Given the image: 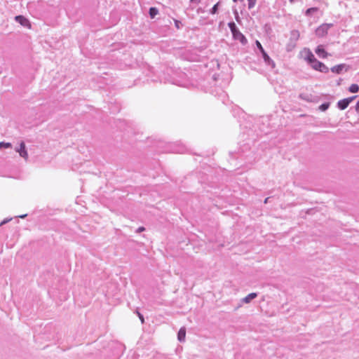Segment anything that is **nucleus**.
Here are the masks:
<instances>
[{
  "label": "nucleus",
  "instance_id": "nucleus-1",
  "mask_svg": "<svg viewBox=\"0 0 359 359\" xmlns=\"http://www.w3.org/2000/svg\"><path fill=\"white\" fill-rule=\"evenodd\" d=\"M232 114L233 116L235 117H238V121L240 122L241 127L244 130H248L247 131H243L242 135V138L244 140H246V138H245V135H248V137L250 136V127H251V123H252V117L247 115L245 112L239 107L235 106L232 108ZM255 140V138L254 137H252L251 138H248L247 140V142L244 143L242 146H240L237 153L238 156H235L233 152H230L229 154L232 156V158H243L245 156V153L247 151H249L250 150L251 143L253 142Z\"/></svg>",
  "mask_w": 359,
  "mask_h": 359
},
{
  "label": "nucleus",
  "instance_id": "nucleus-2",
  "mask_svg": "<svg viewBox=\"0 0 359 359\" xmlns=\"http://www.w3.org/2000/svg\"><path fill=\"white\" fill-rule=\"evenodd\" d=\"M186 148L177 143L165 142L158 139V153H184Z\"/></svg>",
  "mask_w": 359,
  "mask_h": 359
},
{
  "label": "nucleus",
  "instance_id": "nucleus-3",
  "mask_svg": "<svg viewBox=\"0 0 359 359\" xmlns=\"http://www.w3.org/2000/svg\"><path fill=\"white\" fill-rule=\"evenodd\" d=\"M312 69L316 71L322 72V73H327L329 72V68L322 62L316 59L311 65Z\"/></svg>",
  "mask_w": 359,
  "mask_h": 359
},
{
  "label": "nucleus",
  "instance_id": "nucleus-4",
  "mask_svg": "<svg viewBox=\"0 0 359 359\" xmlns=\"http://www.w3.org/2000/svg\"><path fill=\"white\" fill-rule=\"evenodd\" d=\"M332 26V24H323L320 25L316 29V34L318 37H323L327 34L329 29Z\"/></svg>",
  "mask_w": 359,
  "mask_h": 359
},
{
  "label": "nucleus",
  "instance_id": "nucleus-5",
  "mask_svg": "<svg viewBox=\"0 0 359 359\" xmlns=\"http://www.w3.org/2000/svg\"><path fill=\"white\" fill-rule=\"evenodd\" d=\"M357 97H358L357 95H353V96H351V97H347V98H344V99L340 100L337 102V107L340 110L346 109L348 107V106L349 105V104L352 101H353Z\"/></svg>",
  "mask_w": 359,
  "mask_h": 359
},
{
  "label": "nucleus",
  "instance_id": "nucleus-6",
  "mask_svg": "<svg viewBox=\"0 0 359 359\" xmlns=\"http://www.w3.org/2000/svg\"><path fill=\"white\" fill-rule=\"evenodd\" d=\"M232 37L235 41H238L243 46L248 43L247 38L239 29L232 33Z\"/></svg>",
  "mask_w": 359,
  "mask_h": 359
},
{
  "label": "nucleus",
  "instance_id": "nucleus-7",
  "mask_svg": "<svg viewBox=\"0 0 359 359\" xmlns=\"http://www.w3.org/2000/svg\"><path fill=\"white\" fill-rule=\"evenodd\" d=\"M262 57L264 60L265 65L271 69H273L276 66L274 61L269 57L267 53L264 50L261 53Z\"/></svg>",
  "mask_w": 359,
  "mask_h": 359
},
{
  "label": "nucleus",
  "instance_id": "nucleus-8",
  "mask_svg": "<svg viewBox=\"0 0 359 359\" xmlns=\"http://www.w3.org/2000/svg\"><path fill=\"white\" fill-rule=\"evenodd\" d=\"M304 52L305 53L304 60L310 65L316 58L309 48H305Z\"/></svg>",
  "mask_w": 359,
  "mask_h": 359
},
{
  "label": "nucleus",
  "instance_id": "nucleus-9",
  "mask_svg": "<svg viewBox=\"0 0 359 359\" xmlns=\"http://www.w3.org/2000/svg\"><path fill=\"white\" fill-rule=\"evenodd\" d=\"M315 53L322 59L326 58L328 55L327 52L325 50L323 45H318L315 49Z\"/></svg>",
  "mask_w": 359,
  "mask_h": 359
},
{
  "label": "nucleus",
  "instance_id": "nucleus-10",
  "mask_svg": "<svg viewBox=\"0 0 359 359\" xmlns=\"http://www.w3.org/2000/svg\"><path fill=\"white\" fill-rule=\"evenodd\" d=\"M15 20L19 22L21 25L26 27L29 29L31 28L32 25L30 22L22 15H18L15 17Z\"/></svg>",
  "mask_w": 359,
  "mask_h": 359
},
{
  "label": "nucleus",
  "instance_id": "nucleus-11",
  "mask_svg": "<svg viewBox=\"0 0 359 359\" xmlns=\"http://www.w3.org/2000/svg\"><path fill=\"white\" fill-rule=\"evenodd\" d=\"M17 151L19 153L20 156L24 158L25 160L28 158V154L25 148V144L24 142H21L20 144V148L17 149Z\"/></svg>",
  "mask_w": 359,
  "mask_h": 359
},
{
  "label": "nucleus",
  "instance_id": "nucleus-12",
  "mask_svg": "<svg viewBox=\"0 0 359 359\" xmlns=\"http://www.w3.org/2000/svg\"><path fill=\"white\" fill-rule=\"evenodd\" d=\"M346 67L345 64H339L331 67L330 70L332 72L339 74L342 72L344 69Z\"/></svg>",
  "mask_w": 359,
  "mask_h": 359
},
{
  "label": "nucleus",
  "instance_id": "nucleus-13",
  "mask_svg": "<svg viewBox=\"0 0 359 359\" xmlns=\"http://www.w3.org/2000/svg\"><path fill=\"white\" fill-rule=\"evenodd\" d=\"M257 297V293L256 292H252L249 294H248L246 297H245L243 299H242V302L243 303H245V304H248L250 303L252 299H254L255 298H256Z\"/></svg>",
  "mask_w": 359,
  "mask_h": 359
},
{
  "label": "nucleus",
  "instance_id": "nucleus-14",
  "mask_svg": "<svg viewBox=\"0 0 359 359\" xmlns=\"http://www.w3.org/2000/svg\"><path fill=\"white\" fill-rule=\"evenodd\" d=\"M186 337V329L184 327H181L177 333V339L182 342L185 340Z\"/></svg>",
  "mask_w": 359,
  "mask_h": 359
},
{
  "label": "nucleus",
  "instance_id": "nucleus-15",
  "mask_svg": "<svg viewBox=\"0 0 359 359\" xmlns=\"http://www.w3.org/2000/svg\"><path fill=\"white\" fill-rule=\"evenodd\" d=\"M299 36H300V34H299V32L298 30H296V29L292 30L291 32H290V41H294V42H296L297 41L299 40Z\"/></svg>",
  "mask_w": 359,
  "mask_h": 359
},
{
  "label": "nucleus",
  "instance_id": "nucleus-16",
  "mask_svg": "<svg viewBox=\"0 0 359 359\" xmlns=\"http://www.w3.org/2000/svg\"><path fill=\"white\" fill-rule=\"evenodd\" d=\"M319 10L317 7H311L306 9L304 12V15L307 17L311 16L314 13L318 12Z\"/></svg>",
  "mask_w": 359,
  "mask_h": 359
},
{
  "label": "nucleus",
  "instance_id": "nucleus-17",
  "mask_svg": "<svg viewBox=\"0 0 359 359\" xmlns=\"http://www.w3.org/2000/svg\"><path fill=\"white\" fill-rule=\"evenodd\" d=\"M221 1H219L217 4H215L212 8L210 10V13L212 15H215L218 13L219 7L220 6Z\"/></svg>",
  "mask_w": 359,
  "mask_h": 359
},
{
  "label": "nucleus",
  "instance_id": "nucleus-18",
  "mask_svg": "<svg viewBox=\"0 0 359 359\" xmlns=\"http://www.w3.org/2000/svg\"><path fill=\"white\" fill-rule=\"evenodd\" d=\"M348 91L351 93H356L359 91V86L355 83L351 84L348 88Z\"/></svg>",
  "mask_w": 359,
  "mask_h": 359
},
{
  "label": "nucleus",
  "instance_id": "nucleus-19",
  "mask_svg": "<svg viewBox=\"0 0 359 359\" xmlns=\"http://www.w3.org/2000/svg\"><path fill=\"white\" fill-rule=\"evenodd\" d=\"M228 27H229L230 30H231V34L233 33L234 32L237 31L238 29H239L236 23L233 22V21H231L228 23Z\"/></svg>",
  "mask_w": 359,
  "mask_h": 359
},
{
  "label": "nucleus",
  "instance_id": "nucleus-20",
  "mask_svg": "<svg viewBox=\"0 0 359 359\" xmlns=\"http://www.w3.org/2000/svg\"><path fill=\"white\" fill-rule=\"evenodd\" d=\"M330 102H324L323 104H321L318 109L321 111H325L327 109H328V108L330 107Z\"/></svg>",
  "mask_w": 359,
  "mask_h": 359
},
{
  "label": "nucleus",
  "instance_id": "nucleus-21",
  "mask_svg": "<svg viewBox=\"0 0 359 359\" xmlns=\"http://www.w3.org/2000/svg\"><path fill=\"white\" fill-rule=\"evenodd\" d=\"M257 0H248V9H252L255 7Z\"/></svg>",
  "mask_w": 359,
  "mask_h": 359
},
{
  "label": "nucleus",
  "instance_id": "nucleus-22",
  "mask_svg": "<svg viewBox=\"0 0 359 359\" xmlns=\"http://www.w3.org/2000/svg\"><path fill=\"white\" fill-rule=\"evenodd\" d=\"M255 45L257 48V49L259 50V53H261L262 52H263L264 50H265L262 46V45L261 44V43L258 41V40H256L255 41Z\"/></svg>",
  "mask_w": 359,
  "mask_h": 359
},
{
  "label": "nucleus",
  "instance_id": "nucleus-23",
  "mask_svg": "<svg viewBox=\"0 0 359 359\" xmlns=\"http://www.w3.org/2000/svg\"><path fill=\"white\" fill-rule=\"evenodd\" d=\"M233 15H234L236 20L238 22H241V18H240V16H239V14H238V12L237 11V9L236 8H233Z\"/></svg>",
  "mask_w": 359,
  "mask_h": 359
},
{
  "label": "nucleus",
  "instance_id": "nucleus-24",
  "mask_svg": "<svg viewBox=\"0 0 359 359\" xmlns=\"http://www.w3.org/2000/svg\"><path fill=\"white\" fill-rule=\"evenodd\" d=\"M156 14H157V10L156 9V8H154V7L151 8L149 10L150 17L151 18H154Z\"/></svg>",
  "mask_w": 359,
  "mask_h": 359
},
{
  "label": "nucleus",
  "instance_id": "nucleus-25",
  "mask_svg": "<svg viewBox=\"0 0 359 359\" xmlns=\"http://www.w3.org/2000/svg\"><path fill=\"white\" fill-rule=\"evenodd\" d=\"M174 22H175V26L177 29H180L182 27V24L181 21L178 20H174Z\"/></svg>",
  "mask_w": 359,
  "mask_h": 359
},
{
  "label": "nucleus",
  "instance_id": "nucleus-26",
  "mask_svg": "<svg viewBox=\"0 0 359 359\" xmlns=\"http://www.w3.org/2000/svg\"><path fill=\"white\" fill-rule=\"evenodd\" d=\"M11 147V144L8 142H0V148L4 147V148H9Z\"/></svg>",
  "mask_w": 359,
  "mask_h": 359
},
{
  "label": "nucleus",
  "instance_id": "nucleus-27",
  "mask_svg": "<svg viewBox=\"0 0 359 359\" xmlns=\"http://www.w3.org/2000/svg\"><path fill=\"white\" fill-rule=\"evenodd\" d=\"M137 313L141 320V322L143 323H144V318H143V316L138 311H137Z\"/></svg>",
  "mask_w": 359,
  "mask_h": 359
},
{
  "label": "nucleus",
  "instance_id": "nucleus-28",
  "mask_svg": "<svg viewBox=\"0 0 359 359\" xmlns=\"http://www.w3.org/2000/svg\"><path fill=\"white\" fill-rule=\"evenodd\" d=\"M355 111L359 112V100L356 102V104L355 106Z\"/></svg>",
  "mask_w": 359,
  "mask_h": 359
},
{
  "label": "nucleus",
  "instance_id": "nucleus-29",
  "mask_svg": "<svg viewBox=\"0 0 359 359\" xmlns=\"http://www.w3.org/2000/svg\"><path fill=\"white\" fill-rule=\"evenodd\" d=\"M201 0H190V2L191 3H193V4H199L201 2Z\"/></svg>",
  "mask_w": 359,
  "mask_h": 359
},
{
  "label": "nucleus",
  "instance_id": "nucleus-30",
  "mask_svg": "<svg viewBox=\"0 0 359 359\" xmlns=\"http://www.w3.org/2000/svg\"><path fill=\"white\" fill-rule=\"evenodd\" d=\"M144 231V227H139L137 230V233H140L142 231Z\"/></svg>",
  "mask_w": 359,
  "mask_h": 359
},
{
  "label": "nucleus",
  "instance_id": "nucleus-31",
  "mask_svg": "<svg viewBox=\"0 0 359 359\" xmlns=\"http://www.w3.org/2000/svg\"><path fill=\"white\" fill-rule=\"evenodd\" d=\"M269 198H270L269 197L266 198L265 200H264V203H267L269 200Z\"/></svg>",
  "mask_w": 359,
  "mask_h": 359
},
{
  "label": "nucleus",
  "instance_id": "nucleus-32",
  "mask_svg": "<svg viewBox=\"0 0 359 359\" xmlns=\"http://www.w3.org/2000/svg\"><path fill=\"white\" fill-rule=\"evenodd\" d=\"M289 1H290V3H293V2L294 1V0H289Z\"/></svg>",
  "mask_w": 359,
  "mask_h": 359
},
{
  "label": "nucleus",
  "instance_id": "nucleus-33",
  "mask_svg": "<svg viewBox=\"0 0 359 359\" xmlns=\"http://www.w3.org/2000/svg\"><path fill=\"white\" fill-rule=\"evenodd\" d=\"M222 96H223L224 97H225L226 96V95L224 93H223V95H222Z\"/></svg>",
  "mask_w": 359,
  "mask_h": 359
},
{
  "label": "nucleus",
  "instance_id": "nucleus-34",
  "mask_svg": "<svg viewBox=\"0 0 359 359\" xmlns=\"http://www.w3.org/2000/svg\"><path fill=\"white\" fill-rule=\"evenodd\" d=\"M213 79H214L215 80H216L215 75H214V76H213Z\"/></svg>",
  "mask_w": 359,
  "mask_h": 359
},
{
  "label": "nucleus",
  "instance_id": "nucleus-35",
  "mask_svg": "<svg viewBox=\"0 0 359 359\" xmlns=\"http://www.w3.org/2000/svg\"><path fill=\"white\" fill-rule=\"evenodd\" d=\"M358 74H359V72H358Z\"/></svg>",
  "mask_w": 359,
  "mask_h": 359
}]
</instances>
